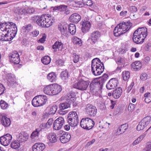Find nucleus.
Wrapping results in <instances>:
<instances>
[{
    "label": "nucleus",
    "instance_id": "473e14b6",
    "mask_svg": "<svg viewBox=\"0 0 151 151\" xmlns=\"http://www.w3.org/2000/svg\"><path fill=\"white\" fill-rule=\"evenodd\" d=\"M28 135H22V134H19V135L17 137V139L21 144L22 142L26 141L27 139L28 138Z\"/></svg>",
    "mask_w": 151,
    "mask_h": 151
},
{
    "label": "nucleus",
    "instance_id": "6e6552de",
    "mask_svg": "<svg viewBox=\"0 0 151 151\" xmlns=\"http://www.w3.org/2000/svg\"><path fill=\"white\" fill-rule=\"evenodd\" d=\"M12 139V135L7 134L0 137V142L1 145L4 146H8Z\"/></svg>",
    "mask_w": 151,
    "mask_h": 151
},
{
    "label": "nucleus",
    "instance_id": "bf43d9fd",
    "mask_svg": "<svg viewBox=\"0 0 151 151\" xmlns=\"http://www.w3.org/2000/svg\"><path fill=\"white\" fill-rule=\"evenodd\" d=\"M32 25L31 24H29L27 25L25 27H24L25 29L26 30H27L28 32L30 30L32 29Z\"/></svg>",
    "mask_w": 151,
    "mask_h": 151
},
{
    "label": "nucleus",
    "instance_id": "603ef678",
    "mask_svg": "<svg viewBox=\"0 0 151 151\" xmlns=\"http://www.w3.org/2000/svg\"><path fill=\"white\" fill-rule=\"evenodd\" d=\"M135 107V105L132 103H130L128 107V110L129 111L132 112L134 111Z\"/></svg>",
    "mask_w": 151,
    "mask_h": 151
},
{
    "label": "nucleus",
    "instance_id": "5fc2aeb1",
    "mask_svg": "<svg viewBox=\"0 0 151 151\" xmlns=\"http://www.w3.org/2000/svg\"><path fill=\"white\" fill-rule=\"evenodd\" d=\"M118 26L115 27L114 30V35L116 37H118L120 36L119 33H118Z\"/></svg>",
    "mask_w": 151,
    "mask_h": 151
},
{
    "label": "nucleus",
    "instance_id": "c756f323",
    "mask_svg": "<svg viewBox=\"0 0 151 151\" xmlns=\"http://www.w3.org/2000/svg\"><path fill=\"white\" fill-rule=\"evenodd\" d=\"M132 66L136 70H139L142 66L141 62L139 61H136L132 64Z\"/></svg>",
    "mask_w": 151,
    "mask_h": 151
},
{
    "label": "nucleus",
    "instance_id": "774afa93",
    "mask_svg": "<svg viewBox=\"0 0 151 151\" xmlns=\"http://www.w3.org/2000/svg\"><path fill=\"white\" fill-rule=\"evenodd\" d=\"M95 140L94 139H93L92 140V141L88 142L86 144V145L87 146H89L93 144V143L95 142Z\"/></svg>",
    "mask_w": 151,
    "mask_h": 151
},
{
    "label": "nucleus",
    "instance_id": "6ab92c4d",
    "mask_svg": "<svg viewBox=\"0 0 151 151\" xmlns=\"http://www.w3.org/2000/svg\"><path fill=\"white\" fill-rule=\"evenodd\" d=\"M45 148V146L43 143H36L32 146L33 151H42Z\"/></svg>",
    "mask_w": 151,
    "mask_h": 151
},
{
    "label": "nucleus",
    "instance_id": "49530a36",
    "mask_svg": "<svg viewBox=\"0 0 151 151\" xmlns=\"http://www.w3.org/2000/svg\"><path fill=\"white\" fill-rule=\"evenodd\" d=\"M57 109V105H54L51 107L49 110V113L50 114H55L56 111Z\"/></svg>",
    "mask_w": 151,
    "mask_h": 151
},
{
    "label": "nucleus",
    "instance_id": "4468645a",
    "mask_svg": "<svg viewBox=\"0 0 151 151\" xmlns=\"http://www.w3.org/2000/svg\"><path fill=\"white\" fill-rule=\"evenodd\" d=\"M62 135L59 138L60 142L63 143H66L68 142L71 138L70 134L68 132H62Z\"/></svg>",
    "mask_w": 151,
    "mask_h": 151
},
{
    "label": "nucleus",
    "instance_id": "9d476101",
    "mask_svg": "<svg viewBox=\"0 0 151 151\" xmlns=\"http://www.w3.org/2000/svg\"><path fill=\"white\" fill-rule=\"evenodd\" d=\"M138 29L136 30L134 33L132 39L133 42L137 44H140L142 43L145 38L146 37V35H145L144 37L142 36L139 37V35H136V34H138Z\"/></svg>",
    "mask_w": 151,
    "mask_h": 151
},
{
    "label": "nucleus",
    "instance_id": "f8f14e48",
    "mask_svg": "<svg viewBox=\"0 0 151 151\" xmlns=\"http://www.w3.org/2000/svg\"><path fill=\"white\" fill-rule=\"evenodd\" d=\"M64 123V119L62 117H59L55 120L54 123V129L56 130L60 129L62 128Z\"/></svg>",
    "mask_w": 151,
    "mask_h": 151
},
{
    "label": "nucleus",
    "instance_id": "13d9d810",
    "mask_svg": "<svg viewBox=\"0 0 151 151\" xmlns=\"http://www.w3.org/2000/svg\"><path fill=\"white\" fill-rule=\"evenodd\" d=\"M40 16H35L32 18V21L34 22H36L37 24L38 21Z\"/></svg>",
    "mask_w": 151,
    "mask_h": 151
},
{
    "label": "nucleus",
    "instance_id": "f3484780",
    "mask_svg": "<svg viewBox=\"0 0 151 151\" xmlns=\"http://www.w3.org/2000/svg\"><path fill=\"white\" fill-rule=\"evenodd\" d=\"M52 86L51 91L52 94L51 95L57 94L61 91L62 88L61 86L58 84H52Z\"/></svg>",
    "mask_w": 151,
    "mask_h": 151
},
{
    "label": "nucleus",
    "instance_id": "aec40b11",
    "mask_svg": "<svg viewBox=\"0 0 151 151\" xmlns=\"http://www.w3.org/2000/svg\"><path fill=\"white\" fill-rule=\"evenodd\" d=\"M63 45L61 42L56 41L52 46V49L54 50V52H57V49H58V50L62 51L63 49H64Z\"/></svg>",
    "mask_w": 151,
    "mask_h": 151
},
{
    "label": "nucleus",
    "instance_id": "680f3d73",
    "mask_svg": "<svg viewBox=\"0 0 151 151\" xmlns=\"http://www.w3.org/2000/svg\"><path fill=\"white\" fill-rule=\"evenodd\" d=\"M46 35L45 34H44L42 36V37L39 40V41L42 43L44 42L45 41V39H46Z\"/></svg>",
    "mask_w": 151,
    "mask_h": 151
},
{
    "label": "nucleus",
    "instance_id": "8fccbe9b",
    "mask_svg": "<svg viewBox=\"0 0 151 151\" xmlns=\"http://www.w3.org/2000/svg\"><path fill=\"white\" fill-rule=\"evenodd\" d=\"M11 30L12 31L9 32L10 35H12L13 37H14L17 32V26L14 27L12 28V29H11Z\"/></svg>",
    "mask_w": 151,
    "mask_h": 151
},
{
    "label": "nucleus",
    "instance_id": "58836bf2",
    "mask_svg": "<svg viewBox=\"0 0 151 151\" xmlns=\"http://www.w3.org/2000/svg\"><path fill=\"white\" fill-rule=\"evenodd\" d=\"M51 58L48 56H46L42 58L41 61L42 63L45 65H47L50 62Z\"/></svg>",
    "mask_w": 151,
    "mask_h": 151
},
{
    "label": "nucleus",
    "instance_id": "1a4fd4ad",
    "mask_svg": "<svg viewBox=\"0 0 151 151\" xmlns=\"http://www.w3.org/2000/svg\"><path fill=\"white\" fill-rule=\"evenodd\" d=\"M10 61L15 64H18L20 63L19 55L17 52H14L9 55Z\"/></svg>",
    "mask_w": 151,
    "mask_h": 151
},
{
    "label": "nucleus",
    "instance_id": "4d7b16f0",
    "mask_svg": "<svg viewBox=\"0 0 151 151\" xmlns=\"http://www.w3.org/2000/svg\"><path fill=\"white\" fill-rule=\"evenodd\" d=\"M5 87L2 84H0V95L3 94L5 90Z\"/></svg>",
    "mask_w": 151,
    "mask_h": 151
},
{
    "label": "nucleus",
    "instance_id": "c03bdc74",
    "mask_svg": "<svg viewBox=\"0 0 151 151\" xmlns=\"http://www.w3.org/2000/svg\"><path fill=\"white\" fill-rule=\"evenodd\" d=\"M9 34L7 32L4 34V41H11L14 37H12L11 35H9Z\"/></svg>",
    "mask_w": 151,
    "mask_h": 151
},
{
    "label": "nucleus",
    "instance_id": "37998d69",
    "mask_svg": "<svg viewBox=\"0 0 151 151\" xmlns=\"http://www.w3.org/2000/svg\"><path fill=\"white\" fill-rule=\"evenodd\" d=\"M122 76L124 80L126 81L130 77V73L129 71H124L122 73Z\"/></svg>",
    "mask_w": 151,
    "mask_h": 151
},
{
    "label": "nucleus",
    "instance_id": "72a5a7b5",
    "mask_svg": "<svg viewBox=\"0 0 151 151\" xmlns=\"http://www.w3.org/2000/svg\"><path fill=\"white\" fill-rule=\"evenodd\" d=\"M20 145V143L17 139V140L12 142L11 144V147L12 148L17 149L19 147Z\"/></svg>",
    "mask_w": 151,
    "mask_h": 151
},
{
    "label": "nucleus",
    "instance_id": "69168bd1",
    "mask_svg": "<svg viewBox=\"0 0 151 151\" xmlns=\"http://www.w3.org/2000/svg\"><path fill=\"white\" fill-rule=\"evenodd\" d=\"M21 11L22 12V10L18 7L16 8L15 11V12L19 14L21 13Z\"/></svg>",
    "mask_w": 151,
    "mask_h": 151
},
{
    "label": "nucleus",
    "instance_id": "4be33fe9",
    "mask_svg": "<svg viewBox=\"0 0 151 151\" xmlns=\"http://www.w3.org/2000/svg\"><path fill=\"white\" fill-rule=\"evenodd\" d=\"M81 30L83 32L86 33L88 32L91 27L90 22L88 21L83 22L82 24Z\"/></svg>",
    "mask_w": 151,
    "mask_h": 151
},
{
    "label": "nucleus",
    "instance_id": "5701e85b",
    "mask_svg": "<svg viewBox=\"0 0 151 151\" xmlns=\"http://www.w3.org/2000/svg\"><path fill=\"white\" fill-rule=\"evenodd\" d=\"M1 123L4 127H7L10 125L11 121L9 118H7L5 116H2L1 117Z\"/></svg>",
    "mask_w": 151,
    "mask_h": 151
},
{
    "label": "nucleus",
    "instance_id": "0eeeda50",
    "mask_svg": "<svg viewBox=\"0 0 151 151\" xmlns=\"http://www.w3.org/2000/svg\"><path fill=\"white\" fill-rule=\"evenodd\" d=\"M95 122L93 120L88 117L82 119L80 122L81 127L88 130L92 128Z\"/></svg>",
    "mask_w": 151,
    "mask_h": 151
},
{
    "label": "nucleus",
    "instance_id": "412c9836",
    "mask_svg": "<svg viewBox=\"0 0 151 151\" xmlns=\"http://www.w3.org/2000/svg\"><path fill=\"white\" fill-rule=\"evenodd\" d=\"M100 83L98 81L97 79L93 80L90 84L89 87L91 91H93L95 89L99 87L100 89Z\"/></svg>",
    "mask_w": 151,
    "mask_h": 151
},
{
    "label": "nucleus",
    "instance_id": "052dcab7",
    "mask_svg": "<svg viewBox=\"0 0 151 151\" xmlns=\"http://www.w3.org/2000/svg\"><path fill=\"white\" fill-rule=\"evenodd\" d=\"M147 75L146 73L143 74L140 76V79L142 81L146 80L147 78Z\"/></svg>",
    "mask_w": 151,
    "mask_h": 151
},
{
    "label": "nucleus",
    "instance_id": "423d86ee",
    "mask_svg": "<svg viewBox=\"0 0 151 151\" xmlns=\"http://www.w3.org/2000/svg\"><path fill=\"white\" fill-rule=\"evenodd\" d=\"M47 100L45 95H40L36 96L32 100V104L34 107H38L44 105Z\"/></svg>",
    "mask_w": 151,
    "mask_h": 151
},
{
    "label": "nucleus",
    "instance_id": "39448f33",
    "mask_svg": "<svg viewBox=\"0 0 151 151\" xmlns=\"http://www.w3.org/2000/svg\"><path fill=\"white\" fill-rule=\"evenodd\" d=\"M52 18L48 14L42 15L39 17V19L38 21L37 25L42 27H48L52 24H50L52 21L50 22V21Z\"/></svg>",
    "mask_w": 151,
    "mask_h": 151
},
{
    "label": "nucleus",
    "instance_id": "f704fd0d",
    "mask_svg": "<svg viewBox=\"0 0 151 151\" xmlns=\"http://www.w3.org/2000/svg\"><path fill=\"white\" fill-rule=\"evenodd\" d=\"M52 87V84L46 86L43 89L44 93L47 95H51L52 94L51 91Z\"/></svg>",
    "mask_w": 151,
    "mask_h": 151
},
{
    "label": "nucleus",
    "instance_id": "cd10ccee",
    "mask_svg": "<svg viewBox=\"0 0 151 151\" xmlns=\"http://www.w3.org/2000/svg\"><path fill=\"white\" fill-rule=\"evenodd\" d=\"M137 29H138V35L139 36V37L141 36L144 37L145 35L147 36V28L142 27L141 28H139Z\"/></svg>",
    "mask_w": 151,
    "mask_h": 151
},
{
    "label": "nucleus",
    "instance_id": "9b49d317",
    "mask_svg": "<svg viewBox=\"0 0 151 151\" xmlns=\"http://www.w3.org/2000/svg\"><path fill=\"white\" fill-rule=\"evenodd\" d=\"M86 109L87 114L89 116L93 117L96 115L97 109L96 107L93 106L91 104H88L86 105Z\"/></svg>",
    "mask_w": 151,
    "mask_h": 151
},
{
    "label": "nucleus",
    "instance_id": "3c124183",
    "mask_svg": "<svg viewBox=\"0 0 151 151\" xmlns=\"http://www.w3.org/2000/svg\"><path fill=\"white\" fill-rule=\"evenodd\" d=\"M73 61L74 63H77L79 60V56L78 55H77L76 53L73 54Z\"/></svg>",
    "mask_w": 151,
    "mask_h": 151
},
{
    "label": "nucleus",
    "instance_id": "de8ad7c7",
    "mask_svg": "<svg viewBox=\"0 0 151 151\" xmlns=\"http://www.w3.org/2000/svg\"><path fill=\"white\" fill-rule=\"evenodd\" d=\"M122 109L120 106H118L115 109L114 112V114L116 115L119 114L122 112Z\"/></svg>",
    "mask_w": 151,
    "mask_h": 151
},
{
    "label": "nucleus",
    "instance_id": "393cba45",
    "mask_svg": "<svg viewBox=\"0 0 151 151\" xmlns=\"http://www.w3.org/2000/svg\"><path fill=\"white\" fill-rule=\"evenodd\" d=\"M108 78V75L106 73H104L101 77L99 78L100 79L98 81L100 83V89H102L103 84L107 82Z\"/></svg>",
    "mask_w": 151,
    "mask_h": 151
},
{
    "label": "nucleus",
    "instance_id": "6e6d98bb",
    "mask_svg": "<svg viewBox=\"0 0 151 151\" xmlns=\"http://www.w3.org/2000/svg\"><path fill=\"white\" fill-rule=\"evenodd\" d=\"M129 11L132 13H134L137 11V8L135 6H132L129 7Z\"/></svg>",
    "mask_w": 151,
    "mask_h": 151
},
{
    "label": "nucleus",
    "instance_id": "a19ab883",
    "mask_svg": "<svg viewBox=\"0 0 151 151\" xmlns=\"http://www.w3.org/2000/svg\"><path fill=\"white\" fill-rule=\"evenodd\" d=\"M41 131L40 129H37L36 130L33 131L31 135V137L32 138H34V137H37L39 136V132Z\"/></svg>",
    "mask_w": 151,
    "mask_h": 151
},
{
    "label": "nucleus",
    "instance_id": "2f4dec72",
    "mask_svg": "<svg viewBox=\"0 0 151 151\" xmlns=\"http://www.w3.org/2000/svg\"><path fill=\"white\" fill-rule=\"evenodd\" d=\"M8 83L10 85L14 84L15 82V79L12 77L11 73L8 74L7 75Z\"/></svg>",
    "mask_w": 151,
    "mask_h": 151
},
{
    "label": "nucleus",
    "instance_id": "f03ea898",
    "mask_svg": "<svg viewBox=\"0 0 151 151\" xmlns=\"http://www.w3.org/2000/svg\"><path fill=\"white\" fill-rule=\"evenodd\" d=\"M104 65L98 58L93 59L91 62V71L95 76L101 75L104 70Z\"/></svg>",
    "mask_w": 151,
    "mask_h": 151
},
{
    "label": "nucleus",
    "instance_id": "7c9ffc66",
    "mask_svg": "<svg viewBox=\"0 0 151 151\" xmlns=\"http://www.w3.org/2000/svg\"><path fill=\"white\" fill-rule=\"evenodd\" d=\"M128 125L127 124L121 125L117 129V132H121L120 134H122L124 133L125 131L128 129Z\"/></svg>",
    "mask_w": 151,
    "mask_h": 151
},
{
    "label": "nucleus",
    "instance_id": "0e129e2a",
    "mask_svg": "<svg viewBox=\"0 0 151 151\" xmlns=\"http://www.w3.org/2000/svg\"><path fill=\"white\" fill-rule=\"evenodd\" d=\"M145 102L148 103L151 101V97H146L145 99Z\"/></svg>",
    "mask_w": 151,
    "mask_h": 151
},
{
    "label": "nucleus",
    "instance_id": "e433bc0d",
    "mask_svg": "<svg viewBox=\"0 0 151 151\" xmlns=\"http://www.w3.org/2000/svg\"><path fill=\"white\" fill-rule=\"evenodd\" d=\"M99 32L96 31H95L91 34V39L93 41V42H95L99 37Z\"/></svg>",
    "mask_w": 151,
    "mask_h": 151
},
{
    "label": "nucleus",
    "instance_id": "ddd939ff",
    "mask_svg": "<svg viewBox=\"0 0 151 151\" xmlns=\"http://www.w3.org/2000/svg\"><path fill=\"white\" fill-rule=\"evenodd\" d=\"M118 84V81L116 78H112L109 81L106 87L108 89H113L117 86Z\"/></svg>",
    "mask_w": 151,
    "mask_h": 151
},
{
    "label": "nucleus",
    "instance_id": "b1692460",
    "mask_svg": "<svg viewBox=\"0 0 151 151\" xmlns=\"http://www.w3.org/2000/svg\"><path fill=\"white\" fill-rule=\"evenodd\" d=\"M11 22H5L4 23H1L0 24V26H1V27L3 29V27H5V28L3 29V30L2 29L1 30L3 31V32L5 31H7L8 34H9L10 30V24H11Z\"/></svg>",
    "mask_w": 151,
    "mask_h": 151
},
{
    "label": "nucleus",
    "instance_id": "e2e57ef3",
    "mask_svg": "<svg viewBox=\"0 0 151 151\" xmlns=\"http://www.w3.org/2000/svg\"><path fill=\"white\" fill-rule=\"evenodd\" d=\"M122 29L121 28V27H119V26L118 27V33H119L120 35L122 34L125 33L126 32V31L123 32V30H122Z\"/></svg>",
    "mask_w": 151,
    "mask_h": 151
},
{
    "label": "nucleus",
    "instance_id": "79ce46f5",
    "mask_svg": "<svg viewBox=\"0 0 151 151\" xmlns=\"http://www.w3.org/2000/svg\"><path fill=\"white\" fill-rule=\"evenodd\" d=\"M68 73L67 71L66 70L63 71L60 74V77L61 79L63 80H65L68 78Z\"/></svg>",
    "mask_w": 151,
    "mask_h": 151
},
{
    "label": "nucleus",
    "instance_id": "c85d7f7f",
    "mask_svg": "<svg viewBox=\"0 0 151 151\" xmlns=\"http://www.w3.org/2000/svg\"><path fill=\"white\" fill-rule=\"evenodd\" d=\"M57 76L56 73L54 72L49 73L47 75V79L51 82H54L56 80Z\"/></svg>",
    "mask_w": 151,
    "mask_h": 151
},
{
    "label": "nucleus",
    "instance_id": "a18cd8bd",
    "mask_svg": "<svg viewBox=\"0 0 151 151\" xmlns=\"http://www.w3.org/2000/svg\"><path fill=\"white\" fill-rule=\"evenodd\" d=\"M0 106L2 109H5L7 107L8 104L5 101L1 100L0 101Z\"/></svg>",
    "mask_w": 151,
    "mask_h": 151
},
{
    "label": "nucleus",
    "instance_id": "7ed1b4c3",
    "mask_svg": "<svg viewBox=\"0 0 151 151\" xmlns=\"http://www.w3.org/2000/svg\"><path fill=\"white\" fill-rule=\"evenodd\" d=\"M78 117L77 114L75 111L70 112L67 118V121L69 124H66L64 128L67 131L70 129V126L72 127H75L78 124Z\"/></svg>",
    "mask_w": 151,
    "mask_h": 151
},
{
    "label": "nucleus",
    "instance_id": "ea45409f",
    "mask_svg": "<svg viewBox=\"0 0 151 151\" xmlns=\"http://www.w3.org/2000/svg\"><path fill=\"white\" fill-rule=\"evenodd\" d=\"M48 139H49L50 141L52 143H54L57 142V139L56 137V135L54 133L50 134L48 136Z\"/></svg>",
    "mask_w": 151,
    "mask_h": 151
},
{
    "label": "nucleus",
    "instance_id": "dca6fc26",
    "mask_svg": "<svg viewBox=\"0 0 151 151\" xmlns=\"http://www.w3.org/2000/svg\"><path fill=\"white\" fill-rule=\"evenodd\" d=\"M118 26L123 30V32L128 31L132 26V23L130 22H127L122 23H120L118 24Z\"/></svg>",
    "mask_w": 151,
    "mask_h": 151
},
{
    "label": "nucleus",
    "instance_id": "f257e3e1",
    "mask_svg": "<svg viewBox=\"0 0 151 151\" xmlns=\"http://www.w3.org/2000/svg\"><path fill=\"white\" fill-rule=\"evenodd\" d=\"M76 99V97L72 95V93L68 94L66 102L61 103L59 104V107L60 109L58 111L59 113L60 114H65L67 111H63V110L72 106H76L77 105L75 101Z\"/></svg>",
    "mask_w": 151,
    "mask_h": 151
},
{
    "label": "nucleus",
    "instance_id": "4c0bfd02",
    "mask_svg": "<svg viewBox=\"0 0 151 151\" xmlns=\"http://www.w3.org/2000/svg\"><path fill=\"white\" fill-rule=\"evenodd\" d=\"M142 121H143V123H144L145 127H147L151 121V118L150 116H147L145 117L142 119Z\"/></svg>",
    "mask_w": 151,
    "mask_h": 151
},
{
    "label": "nucleus",
    "instance_id": "864d4df0",
    "mask_svg": "<svg viewBox=\"0 0 151 151\" xmlns=\"http://www.w3.org/2000/svg\"><path fill=\"white\" fill-rule=\"evenodd\" d=\"M82 1L84 3L88 6H91L93 5V1L91 0H82Z\"/></svg>",
    "mask_w": 151,
    "mask_h": 151
},
{
    "label": "nucleus",
    "instance_id": "2eb2a0df",
    "mask_svg": "<svg viewBox=\"0 0 151 151\" xmlns=\"http://www.w3.org/2000/svg\"><path fill=\"white\" fill-rule=\"evenodd\" d=\"M68 6H67L64 5H61L59 6H55L53 7V10L54 11L57 10L60 12H64V14L67 15L70 13V10L67 9Z\"/></svg>",
    "mask_w": 151,
    "mask_h": 151
},
{
    "label": "nucleus",
    "instance_id": "a878e982",
    "mask_svg": "<svg viewBox=\"0 0 151 151\" xmlns=\"http://www.w3.org/2000/svg\"><path fill=\"white\" fill-rule=\"evenodd\" d=\"M122 92V89L121 88H117L114 90L112 93V96L115 99H118L121 96Z\"/></svg>",
    "mask_w": 151,
    "mask_h": 151
},
{
    "label": "nucleus",
    "instance_id": "a211bd4d",
    "mask_svg": "<svg viewBox=\"0 0 151 151\" xmlns=\"http://www.w3.org/2000/svg\"><path fill=\"white\" fill-rule=\"evenodd\" d=\"M81 19V16L78 14L75 13L71 14L69 19L71 22L77 23Z\"/></svg>",
    "mask_w": 151,
    "mask_h": 151
},
{
    "label": "nucleus",
    "instance_id": "c9c22d12",
    "mask_svg": "<svg viewBox=\"0 0 151 151\" xmlns=\"http://www.w3.org/2000/svg\"><path fill=\"white\" fill-rule=\"evenodd\" d=\"M68 29L70 33L74 35L76 32V27L75 25L73 24H70L68 25Z\"/></svg>",
    "mask_w": 151,
    "mask_h": 151
},
{
    "label": "nucleus",
    "instance_id": "bb28decb",
    "mask_svg": "<svg viewBox=\"0 0 151 151\" xmlns=\"http://www.w3.org/2000/svg\"><path fill=\"white\" fill-rule=\"evenodd\" d=\"M58 29L60 31L62 35L65 36L67 33V27L65 25H63L61 24H59L58 25Z\"/></svg>",
    "mask_w": 151,
    "mask_h": 151
},
{
    "label": "nucleus",
    "instance_id": "20e7f679",
    "mask_svg": "<svg viewBox=\"0 0 151 151\" xmlns=\"http://www.w3.org/2000/svg\"><path fill=\"white\" fill-rule=\"evenodd\" d=\"M89 83L87 78L80 76L78 77V82L73 85V87L81 91L85 90L88 87Z\"/></svg>",
    "mask_w": 151,
    "mask_h": 151
},
{
    "label": "nucleus",
    "instance_id": "09e8293b",
    "mask_svg": "<svg viewBox=\"0 0 151 151\" xmlns=\"http://www.w3.org/2000/svg\"><path fill=\"white\" fill-rule=\"evenodd\" d=\"M142 121H143L141 120V122H140L139 124L137 126V129L138 131L142 130L145 128L144 123H143V122Z\"/></svg>",
    "mask_w": 151,
    "mask_h": 151
},
{
    "label": "nucleus",
    "instance_id": "338daca9",
    "mask_svg": "<svg viewBox=\"0 0 151 151\" xmlns=\"http://www.w3.org/2000/svg\"><path fill=\"white\" fill-rule=\"evenodd\" d=\"M10 23L11 24H10V32H11L12 31L11 29H12V28H14V27H16L17 26L15 23H13V22H11Z\"/></svg>",
    "mask_w": 151,
    "mask_h": 151
}]
</instances>
